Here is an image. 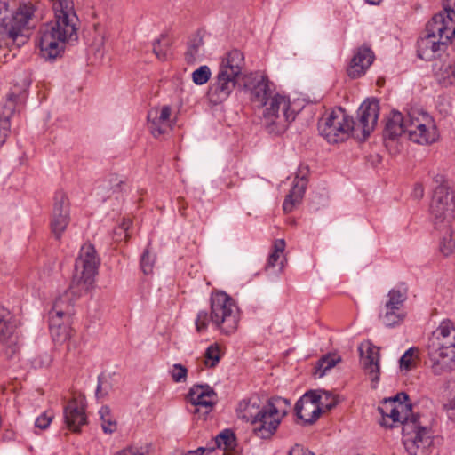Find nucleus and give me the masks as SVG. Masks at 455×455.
<instances>
[{
  "label": "nucleus",
  "mask_w": 455,
  "mask_h": 455,
  "mask_svg": "<svg viewBox=\"0 0 455 455\" xmlns=\"http://www.w3.org/2000/svg\"><path fill=\"white\" fill-rule=\"evenodd\" d=\"M303 414H306V415H307V417H308V411H305V410H303Z\"/></svg>",
  "instance_id": "13d9d810"
},
{
  "label": "nucleus",
  "mask_w": 455,
  "mask_h": 455,
  "mask_svg": "<svg viewBox=\"0 0 455 455\" xmlns=\"http://www.w3.org/2000/svg\"><path fill=\"white\" fill-rule=\"evenodd\" d=\"M204 363L208 367H215L220 359V351L217 345H211L204 353Z\"/></svg>",
  "instance_id": "c9c22d12"
},
{
  "label": "nucleus",
  "mask_w": 455,
  "mask_h": 455,
  "mask_svg": "<svg viewBox=\"0 0 455 455\" xmlns=\"http://www.w3.org/2000/svg\"><path fill=\"white\" fill-rule=\"evenodd\" d=\"M238 417L251 424L258 418L263 411V406L259 405V399L258 397H251L248 400L241 402L238 405Z\"/></svg>",
  "instance_id": "393cba45"
},
{
  "label": "nucleus",
  "mask_w": 455,
  "mask_h": 455,
  "mask_svg": "<svg viewBox=\"0 0 455 455\" xmlns=\"http://www.w3.org/2000/svg\"><path fill=\"white\" fill-rule=\"evenodd\" d=\"M281 257L280 253L272 251L267 259V267H274L277 265V262Z\"/></svg>",
  "instance_id": "3c124183"
},
{
  "label": "nucleus",
  "mask_w": 455,
  "mask_h": 455,
  "mask_svg": "<svg viewBox=\"0 0 455 455\" xmlns=\"http://www.w3.org/2000/svg\"><path fill=\"white\" fill-rule=\"evenodd\" d=\"M427 351L435 375H442L455 367V327L451 320H443L432 332Z\"/></svg>",
  "instance_id": "423d86ee"
},
{
  "label": "nucleus",
  "mask_w": 455,
  "mask_h": 455,
  "mask_svg": "<svg viewBox=\"0 0 455 455\" xmlns=\"http://www.w3.org/2000/svg\"><path fill=\"white\" fill-rule=\"evenodd\" d=\"M316 395L321 397V401L317 402L318 405H321L327 411L331 410L337 404L335 396L328 391H320V393L316 392Z\"/></svg>",
  "instance_id": "4c0bfd02"
},
{
  "label": "nucleus",
  "mask_w": 455,
  "mask_h": 455,
  "mask_svg": "<svg viewBox=\"0 0 455 455\" xmlns=\"http://www.w3.org/2000/svg\"><path fill=\"white\" fill-rule=\"evenodd\" d=\"M64 419L70 431L79 433L81 427L87 423L84 408L76 399L69 401L64 408Z\"/></svg>",
  "instance_id": "4be33fe9"
},
{
  "label": "nucleus",
  "mask_w": 455,
  "mask_h": 455,
  "mask_svg": "<svg viewBox=\"0 0 455 455\" xmlns=\"http://www.w3.org/2000/svg\"><path fill=\"white\" fill-rule=\"evenodd\" d=\"M365 1L371 4H378L380 2V0H365Z\"/></svg>",
  "instance_id": "6e6d98bb"
},
{
  "label": "nucleus",
  "mask_w": 455,
  "mask_h": 455,
  "mask_svg": "<svg viewBox=\"0 0 455 455\" xmlns=\"http://www.w3.org/2000/svg\"><path fill=\"white\" fill-rule=\"evenodd\" d=\"M14 331L15 325L11 322L9 310L0 306V345L5 347L4 353L8 359L19 351Z\"/></svg>",
  "instance_id": "a211bd4d"
},
{
  "label": "nucleus",
  "mask_w": 455,
  "mask_h": 455,
  "mask_svg": "<svg viewBox=\"0 0 455 455\" xmlns=\"http://www.w3.org/2000/svg\"><path fill=\"white\" fill-rule=\"evenodd\" d=\"M443 12H439L438 14H442L444 19H451V21L454 22L455 19V0H443Z\"/></svg>",
  "instance_id": "c03bdc74"
},
{
  "label": "nucleus",
  "mask_w": 455,
  "mask_h": 455,
  "mask_svg": "<svg viewBox=\"0 0 455 455\" xmlns=\"http://www.w3.org/2000/svg\"><path fill=\"white\" fill-rule=\"evenodd\" d=\"M381 317L383 323L387 327H393L396 324H400L403 321L405 317V313L401 311V309L399 311H397L396 309H386L384 315H382Z\"/></svg>",
  "instance_id": "72a5a7b5"
},
{
  "label": "nucleus",
  "mask_w": 455,
  "mask_h": 455,
  "mask_svg": "<svg viewBox=\"0 0 455 455\" xmlns=\"http://www.w3.org/2000/svg\"><path fill=\"white\" fill-rule=\"evenodd\" d=\"M361 363L363 368L371 376L372 381L379 380V349L370 342L363 343L359 347Z\"/></svg>",
  "instance_id": "aec40b11"
},
{
  "label": "nucleus",
  "mask_w": 455,
  "mask_h": 455,
  "mask_svg": "<svg viewBox=\"0 0 455 455\" xmlns=\"http://www.w3.org/2000/svg\"><path fill=\"white\" fill-rule=\"evenodd\" d=\"M172 113L170 106H163L160 109L151 108L148 113V125L151 134L157 138L167 132L169 120Z\"/></svg>",
  "instance_id": "412c9836"
},
{
  "label": "nucleus",
  "mask_w": 455,
  "mask_h": 455,
  "mask_svg": "<svg viewBox=\"0 0 455 455\" xmlns=\"http://www.w3.org/2000/svg\"><path fill=\"white\" fill-rule=\"evenodd\" d=\"M374 60L372 51L367 46L358 48L351 60L347 68V75L351 78H356L363 76L365 70L371 65Z\"/></svg>",
  "instance_id": "5701e85b"
},
{
  "label": "nucleus",
  "mask_w": 455,
  "mask_h": 455,
  "mask_svg": "<svg viewBox=\"0 0 455 455\" xmlns=\"http://www.w3.org/2000/svg\"><path fill=\"white\" fill-rule=\"evenodd\" d=\"M285 249V241L283 239L275 240L273 245V251L282 254Z\"/></svg>",
  "instance_id": "8fccbe9b"
},
{
  "label": "nucleus",
  "mask_w": 455,
  "mask_h": 455,
  "mask_svg": "<svg viewBox=\"0 0 455 455\" xmlns=\"http://www.w3.org/2000/svg\"><path fill=\"white\" fill-rule=\"evenodd\" d=\"M416 348H409L400 358V367L402 370L410 371L412 366V361Z\"/></svg>",
  "instance_id": "37998d69"
},
{
  "label": "nucleus",
  "mask_w": 455,
  "mask_h": 455,
  "mask_svg": "<svg viewBox=\"0 0 455 455\" xmlns=\"http://www.w3.org/2000/svg\"><path fill=\"white\" fill-rule=\"evenodd\" d=\"M288 404L286 399L276 397L270 398L263 405V411L251 423L252 432L260 439H270L276 432L281 420L286 415V411L280 412L278 407L282 404Z\"/></svg>",
  "instance_id": "f8f14e48"
},
{
  "label": "nucleus",
  "mask_w": 455,
  "mask_h": 455,
  "mask_svg": "<svg viewBox=\"0 0 455 455\" xmlns=\"http://www.w3.org/2000/svg\"><path fill=\"white\" fill-rule=\"evenodd\" d=\"M54 418L52 411H46L36 418L35 426L42 430L48 428Z\"/></svg>",
  "instance_id": "79ce46f5"
},
{
  "label": "nucleus",
  "mask_w": 455,
  "mask_h": 455,
  "mask_svg": "<svg viewBox=\"0 0 455 455\" xmlns=\"http://www.w3.org/2000/svg\"><path fill=\"white\" fill-rule=\"evenodd\" d=\"M99 265L100 259L97 256L94 246L91 243L82 246L79 256L76 259L75 273L69 291L56 299L52 309L53 313L59 315H70L71 303L69 293L79 296L83 291H87L98 273Z\"/></svg>",
  "instance_id": "20e7f679"
},
{
  "label": "nucleus",
  "mask_w": 455,
  "mask_h": 455,
  "mask_svg": "<svg viewBox=\"0 0 455 455\" xmlns=\"http://www.w3.org/2000/svg\"><path fill=\"white\" fill-rule=\"evenodd\" d=\"M99 413L102 421L101 426L103 431L108 434L114 433L116 429V423L112 419L110 409L108 406H104L100 410Z\"/></svg>",
  "instance_id": "473e14b6"
},
{
  "label": "nucleus",
  "mask_w": 455,
  "mask_h": 455,
  "mask_svg": "<svg viewBox=\"0 0 455 455\" xmlns=\"http://www.w3.org/2000/svg\"><path fill=\"white\" fill-rule=\"evenodd\" d=\"M243 86L252 103L259 108L265 107L261 122L267 132L275 135L284 132L295 119L294 113L290 112L289 100L279 93L274 94L268 77L258 72L243 76Z\"/></svg>",
  "instance_id": "f257e3e1"
},
{
  "label": "nucleus",
  "mask_w": 455,
  "mask_h": 455,
  "mask_svg": "<svg viewBox=\"0 0 455 455\" xmlns=\"http://www.w3.org/2000/svg\"><path fill=\"white\" fill-rule=\"evenodd\" d=\"M211 70L208 66H201L192 73V80L197 85L206 84L211 77Z\"/></svg>",
  "instance_id": "e433bc0d"
},
{
  "label": "nucleus",
  "mask_w": 455,
  "mask_h": 455,
  "mask_svg": "<svg viewBox=\"0 0 455 455\" xmlns=\"http://www.w3.org/2000/svg\"><path fill=\"white\" fill-rule=\"evenodd\" d=\"M210 304V315L204 310L197 314L196 328L198 332L204 331L209 322L225 334H230L236 330L239 321L238 307L228 294L224 291L212 292Z\"/></svg>",
  "instance_id": "0eeeda50"
},
{
  "label": "nucleus",
  "mask_w": 455,
  "mask_h": 455,
  "mask_svg": "<svg viewBox=\"0 0 455 455\" xmlns=\"http://www.w3.org/2000/svg\"><path fill=\"white\" fill-rule=\"evenodd\" d=\"M307 184V180L306 178V173H302V171L299 170V174L296 175L292 188L289 194L286 196L283 204V209L285 212L288 213L292 212L295 206L301 203L306 191Z\"/></svg>",
  "instance_id": "b1692460"
},
{
  "label": "nucleus",
  "mask_w": 455,
  "mask_h": 455,
  "mask_svg": "<svg viewBox=\"0 0 455 455\" xmlns=\"http://www.w3.org/2000/svg\"><path fill=\"white\" fill-rule=\"evenodd\" d=\"M169 42L166 36L161 35V37L154 42L153 52L160 60H166L168 57Z\"/></svg>",
  "instance_id": "f704fd0d"
},
{
  "label": "nucleus",
  "mask_w": 455,
  "mask_h": 455,
  "mask_svg": "<svg viewBox=\"0 0 455 455\" xmlns=\"http://www.w3.org/2000/svg\"><path fill=\"white\" fill-rule=\"evenodd\" d=\"M69 223V202L66 194L59 191L54 196L51 228L56 239H60Z\"/></svg>",
  "instance_id": "dca6fc26"
},
{
  "label": "nucleus",
  "mask_w": 455,
  "mask_h": 455,
  "mask_svg": "<svg viewBox=\"0 0 455 455\" xmlns=\"http://www.w3.org/2000/svg\"><path fill=\"white\" fill-rule=\"evenodd\" d=\"M116 455H146L143 448L128 447L116 453Z\"/></svg>",
  "instance_id": "a18cd8bd"
},
{
  "label": "nucleus",
  "mask_w": 455,
  "mask_h": 455,
  "mask_svg": "<svg viewBox=\"0 0 455 455\" xmlns=\"http://www.w3.org/2000/svg\"><path fill=\"white\" fill-rule=\"evenodd\" d=\"M155 262V256L152 255L149 250L147 248L140 259V267L145 275L152 273L153 266Z\"/></svg>",
  "instance_id": "ea45409f"
},
{
  "label": "nucleus",
  "mask_w": 455,
  "mask_h": 455,
  "mask_svg": "<svg viewBox=\"0 0 455 455\" xmlns=\"http://www.w3.org/2000/svg\"><path fill=\"white\" fill-rule=\"evenodd\" d=\"M188 370L185 366L180 363H175L171 371V375L175 382L186 381Z\"/></svg>",
  "instance_id": "a19ab883"
},
{
  "label": "nucleus",
  "mask_w": 455,
  "mask_h": 455,
  "mask_svg": "<svg viewBox=\"0 0 455 455\" xmlns=\"http://www.w3.org/2000/svg\"><path fill=\"white\" fill-rule=\"evenodd\" d=\"M193 406L190 411L193 414L201 413L204 417L208 415L217 403V394L209 385H194L188 395Z\"/></svg>",
  "instance_id": "2eb2a0df"
},
{
  "label": "nucleus",
  "mask_w": 455,
  "mask_h": 455,
  "mask_svg": "<svg viewBox=\"0 0 455 455\" xmlns=\"http://www.w3.org/2000/svg\"><path fill=\"white\" fill-rule=\"evenodd\" d=\"M423 196H424L423 186L421 184H416L413 188L412 196L415 199L419 200L423 197Z\"/></svg>",
  "instance_id": "603ef678"
},
{
  "label": "nucleus",
  "mask_w": 455,
  "mask_h": 455,
  "mask_svg": "<svg viewBox=\"0 0 455 455\" xmlns=\"http://www.w3.org/2000/svg\"><path fill=\"white\" fill-rule=\"evenodd\" d=\"M203 45L202 38H196L189 43L188 50L186 52V60L188 63L196 60L199 53V49Z\"/></svg>",
  "instance_id": "58836bf2"
},
{
  "label": "nucleus",
  "mask_w": 455,
  "mask_h": 455,
  "mask_svg": "<svg viewBox=\"0 0 455 455\" xmlns=\"http://www.w3.org/2000/svg\"><path fill=\"white\" fill-rule=\"evenodd\" d=\"M387 297L388 300L385 305L386 309H396L399 311L407 299V291L406 289L403 291L392 289L388 292Z\"/></svg>",
  "instance_id": "cd10ccee"
},
{
  "label": "nucleus",
  "mask_w": 455,
  "mask_h": 455,
  "mask_svg": "<svg viewBox=\"0 0 455 455\" xmlns=\"http://www.w3.org/2000/svg\"><path fill=\"white\" fill-rule=\"evenodd\" d=\"M113 389V379L110 375L101 373L98 377V385L95 392L97 399L104 398Z\"/></svg>",
  "instance_id": "c756f323"
},
{
  "label": "nucleus",
  "mask_w": 455,
  "mask_h": 455,
  "mask_svg": "<svg viewBox=\"0 0 455 455\" xmlns=\"http://www.w3.org/2000/svg\"><path fill=\"white\" fill-rule=\"evenodd\" d=\"M455 39V22L444 19L442 14H435L427 23L425 34L418 39L417 56L426 61L436 57L438 52Z\"/></svg>",
  "instance_id": "6e6552de"
},
{
  "label": "nucleus",
  "mask_w": 455,
  "mask_h": 455,
  "mask_svg": "<svg viewBox=\"0 0 455 455\" xmlns=\"http://www.w3.org/2000/svg\"><path fill=\"white\" fill-rule=\"evenodd\" d=\"M132 226V220L130 219H124L122 224L118 227V230L124 231V238L127 240L129 238L128 230Z\"/></svg>",
  "instance_id": "09e8293b"
},
{
  "label": "nucleus",
  "mask_w": 455,
  "mask_h": 455,
  "mask_svg": "<svg viewBox=\"0 0 455 455\" xmlns=\"http://www.w3.org/2000/svg\"><path fill=\"white\" fill-rule=\"evenodd\" d=\"M289 455H314L311 451L304 450L301 446L296 444L290 451Z\"/></svg>",
  "instance_id": "de8ad7c7"
},
{
  "label": "nucleus",
  "mask_w": 455,
  "mask_h": 455,
  "mask_svg": "<svg viewBox=\"0 0 455 455\" xmlns=\"http://www.w3.org/2000/svg\"><path fill=\"white\" fill-rule=\"evenodd\" d=\"M339 361V356L335 357L330 355L323 356L316 363L315 375L318 378L323 377L325 372L334 367Z\"/></svg>",
  "instance_id": "7c9ffc66"
},
{
  "label": "nucleus",
  "mask_w": 455,
  "mask_h": 455,
  "mask_svg": "<svg viewBox=\"0 0 455 455\" xmlns=\"http://www.w3.org/2000/svg\"><path fill=\"white\" fill-rule=\"evenodd\" d=\"M77 32L66 33L64 28H57L54 26L44 24L40 29L37 44L41 56L45 60H55L61 56L67 42L76 41Z\"/></svg>",
  "instance_id": "9b49d317"
},
{
  "label": "nucleus",
  "mask_w": 455,
  "mask_h": 455,
  "mask_svg": "<svg viewBox=\"0 0 455 455\" xmlns=\"http://www.w3.org/2000/svg\"><path fill=\"white\" fill-rule=\"evenodd\" d=\"M215 447H212V448H204V447H199L197 450L196 451H189L186 455H203V453L206 451V450H209L210 451H214Z\"/></svg>",
  "instance_id": "864d4df0"
},
{
  "label": "nucleus",
  "mask_w": 455,
  "mask_h": 455,
  "mask_svg": "<svg viewBox=\"0 0 455 455\" xmlns=\"http://www.w3.org/2000/svg\"><path fill=\"white\" fill-rule=\"evenodd\" d=\"M443 408L447 411L455 410V399L450 400L447 403H444Z\"/></svg>",
  "instance_id": "5fc2aeb1"
},
{
  "label": "nucleus",
  "mask_w": 455,
  "mask_h": 455,
  "mask_svg": "<svg viewBox=\"0 0 455 455\" xmlns=\"http://www.w3.org/2000/svg\"><path fill=\"white\" fill-rule=\"evenodd\" d=\"M214 443L218 448L232 451L236 445V438L230 429H225L215 437Z\"/></svg>",
  "instance_id": "c85d7f7f"
},
{
  "label": "nucleus",
  "mask_w": 455,
  "mask_h": 455,
  "mask_svg": "<svg viewBox=\"0 0 455 455\" xmlns=\"http://www.w3.org/2000/svg\"><path fill=\"white\" fill-rule=\"evenodd\" d=\"M320 401L321 397L316 395V391L307 392L295 404L296 416L305 424L315 423L322 413L323 407L317 403Z\"/></svg>",
  "instance_id": "f3484780"
},
{
  "label": "nucleus",
  "mask_w": 455,
  "mask_h": 455,
  "mask_svg": "<svg viewBox=\"0 0 455 455\" xmlns=\"http://www.w3.org/2000/svg\"><path fill=\"white\" fill-rule=\"evenodd\" d=\"M354 120L339 108L323 116L318 121V131L329 143H338L347 140L355 132Z\"/></svg>",
  "instance_id": "9d476101"
},
{
  "label": "nucleus",
  "mask_w": 455,
  "mask_h": 455,
  "mask_svg": "<svg viewBox=\"0 0 455 455\" xmlns=\"http://www.w3.org/2000/svg\"><path fill=\"white\" fill-rule=\"evenodd\" d=\"M435 229L442 233L440 242V251L444 256L451 255L455 250V237L453 236V231L451 227V223L448 225L439 224Z\"/></svg>",
  "instance_id": "a878e982"
},
{
  "label": "nucleus",
  "mask_w": 455,
  "mask_h": 455,
  "mask_svg": "<svg viewBox=\"0 0 455 455\" xmlns=\"http://www.w3.org/2000/svg\"><path fill=\"white\" fill-rule=\"evenodd\" d=\"M455 195L453 189L447 184L437 186L433 194L430 212L434 218L435 228L439 224L448 225L454 218Z\"/></svg>",
  "instance_id": "ddd939ff"
},
{
  "label": "nucleus",
  "mask_w": 455,
  "mask_h": 455,
  "mask_svg": "<svg viewBox=\"0 0 455 455\" xmlns=\"http://www.w3.org/2000/svg\"><path fill=\"white\" fill-rule=\"evenodd\" d=\"M10 107L7 113L0 116V147L4 144L10 132V117L13 113V102H9Z\"/></svg>",
  "instance_id": "2f4dec72"
},
{
  "label": "nucleus",
  "mask_w": 455,
  "mask_h": 455,
  "mask_svg": "<svg viewBox=\"0 0 455 455\" xmlns=\"http://www.w3.org/2000/svg\"><path fill=\"white\" fill-rule=\"evenodd\" d=\"M63 318L68 319L69 315H59L53 313V310L50 312L49 328L53 339L58 341L66 339L68 337L67 327L62 326L64 323Z\"/></svg>",
  "instance_id": "bb28decb"
},
{
  "label": "nucleus",
  "mask_w": 455,
  "mask_h": 455,
  "mask_svg": "<svg viewBox=\"0 0 455 455\" xmlns=\"http://www.w3.org/2000/svg\"><path fill=\"white\" fill-rule=\"evenodd\" d=\"M123 234L124 235V231L118 230V228L115 230L116 235H122Z\"/></svg>",
  "instance_id": "4d7b16f0"
},
{
  "label": "nucleus",
  "mask_w": 455,
  "mask_h": 455,
  "mask_svg": "<svg viewBox=\"0 0 455 455\" xmlns=\"http://www.w3.org/2000/svg\"><path fill=\"white\" fill-rule=\"evenodd\" d=\"M379 112V101L376 99H368L364 100L357 111V123L354 126L361 127L363 132V140H366L377 124Z\"/></svg>",
  "instance_id": "6ab92c4d"
},
{
  "label": "nucleus",
  "mask_w": 455,
  "mask_h": 455,
  "mask_svg": "<svg viewBox=\"0 0 455 455\" xmlns=\"http://www.w3.org/2000/svg\"><path fill=\"white\" fill-rule=\"evenodd\" d=\"M387 399L395 404H398L400 403L405 404L404 403L409 400V395L405 392H400L395 396L389 397Z\"/></svg>",
  "instance_id": "49530a36"
},
{
  "label": "nucleus",
  "mask_w": 455,
  "mask_h": 455,
  "mask_svg": "<svg viewBox=\"0 0 455 455\" xmlns=\"http://www.w3.org/2000/svg\"><path fill=\"white\" fill-rule=\"evenodd\" d=\"M378 411L382 416L380 424L386 427L402 426L403 443L411 455H427L432 438L427 427L421 425L419 415L412 412L411 404H395L385 398Z\"/></svg>",
  "instance_id": "f03ea898"
},
{
  "label": "nucleus",
  "mask_w": 455,
  "mask_h": 455,
  "mask_svg": "<svg viewBox=\"0 0 455 455\" xmlns=\"http://www.w3.org/2000/svg\"><path fill=\"white\" fill-rule=\"evenodd\" d=\"M244 66L243 54L237 49L228 52L222 59L214 82L208 90V96L213 104L226 100L234 90L237 78Z\"/></svg>",
  "instance_id": "1a4fd4ad"
},
{
  "label": "nucleus",
  "mask_w": 455,
  "mask_h": 455,
  "mask_svg": "<svg viewBox=\"0 0 455 455\" xmlns=\"http://www.w3.org/2000/svg\"><path fill=\"white\" fill-rule=\"evenodd\" d=\"M34 6L18 0H0V39L19 49L28 38V32L34 27Z\"/></svg>",
  "instance_id": "7ed1b4c3"
},
{
  "label": "nucleus",
  "mask_w": 455,
  "mask_h": 455,
  "mask_svg": "<svg viewBox=\"0 0 455 455\" xmlns=\"http://www.w3.org/2000/svg\"><path fill=\"white\" fill-rule=\"evenodd\" d=\"M403 133H407L411 141L421 145L434 143L438 139L436 127L427 115L422 114L419 119L411 114L404 117L402 113L394 111L386 122L384 140H394Z\"/></svg>",
  "instance_id": "39448f33"
},
{
  "label": "nucleus",
  "mask_w": 455,
  "mask_h": 455,
  "mask_svg": "<svg viewBox=\"0 0 455 455\" xmlns=\"http://www.w3.org/2000/svg\"><path fill=\"white\" fill-rule=\"evenodd\" d=\"M54 20L49 25L66 29V33L77 32L79 19L74 8L73 0H52Z\"/></svg>",
  "instance_id": "4468645a"
}]
</instances>
